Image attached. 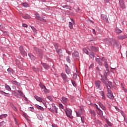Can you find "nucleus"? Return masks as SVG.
<instances>
[{
	"mask_svg": "<svg viewBox=\"0 0 127 127\" xmlns=\"http://www.w3.org/2000/svg\"><path fill=\"white\" fill-rule=\"evenodd\" d=\"M35 107L38 109V110H40L41 111H44V108L43 107L38 105V104H35Z\"/></svg>",
	"mask_w": 127,
	"mask_h": 127,
	"instance_id": "nucleus-20",
	"label": "nucleus"
},
{
	"mask_svg": "<svg viewBox=\"0 0 127 127\" xmlns=\"http://www.w3.org/2000/svg\"><path fill=\"white\" fill-rule=\"evenodd\" d=\"M19 49H20V51L21 52V51H22L23 50H24V49H23V47H22V46H20V47H19Z\"/></svg>",
	"mask_w": 127,
	"mask_h": 127,
	"instance_id": "nucleus-52",
	"label": "nucleus"
},
{
	"mask_svg": "<svg viewBox=\"0 0 127 127\" xmlns=\"http://www.w3.org/2000/svg\"><path fill=\"white\" fill-rule=\"evenodd\" d=\"M66 1L69 2H73V0H65Z\"/></svg>",
	"mask_w": 127,
	"mask_h": 127,
	"instance_id": "nucleus-61",
	"label": "nucleus"
},
{
	"mask_svg": "<svg viewBox=\"0 0 127 127\" xmlns=\"http://www.w3.org/2000/svg\"><path fill=\"white\" fill-rule=\"evenodd\" d=\"M7 72L8 73H12V69L9 68L7 69Z\"/></svg>",
	"mask_w": 127,
	"mask_h": 127,
	"instance_id": "nucleus-43",
	"label": "nucleus"
},
{
	"mask_svg": "<svg viewBox=\"0 0 127 127\" xmlns=\"http://www.w3.org/2000/svg\"><path fill=\"white\" fill-rule=\"evenodd\" d=\"M104 41L110 45H115V44L117 43V40H116V39L106 38L104 39Z\"/></svg>",
	"mask_w": 127,
	"mask_h": 127,
	"instance_id": "nucleus-2",
	"label": "nucleus"
},
{
	"mask_svg": "<svg viewBox=\"0 0 127 127\" xmlns=\"http://www.w3.org/2000/svg\"><path fill=\"white\" fill-rule=\"evenodd\" d=\"M95 61L97 62V63H98V64H99V65H100V66H102V65L103 64L102 62H101V60H100V59L99 58L96 59Z\"/></svg>",
	"mask_w": 127,
	"mask_h": 127,
	"instance_id": "nucleus-23",
	"label": "nucleus"
},
{
	"mask_svg": "<svg viewBox=\"0 0 127 127\" xmlns=\"http://www.w3.org/2000/svg\"><path fill=\"white\" fill-rule=\"evenodd\" d=\"M102 19H103V20H105V21H106V22H109V18L107 16V15L102 14L101 15Z\"/></svg>",
	"mask_w": 127,
	"mask_h": 127,
	"instance_id": "nucleus-9",
	"label": "nucleus"
},
{
	"mask_svg": "<svg viewBox=\"0 0 127 127\" xmlns=\"http://www.w3.org/2000/svg\"><path fill=\"white\" fill-rule=\"evenodd\" d=\"M32 69L33 70H34V71H38V69L35 68V67H34V66H32Z\"/></svg>",
	"mask_w": 127,
	"mask_h": 127,
	"instance_id": "nucleus-47",
	"label": "nucleus"
},
{
	"mask_svg": "<svg viewBox=\"0 0 127 127\" xmlns=\"http://www.w3.org/2000/svg\"><path fill=\"white\" fill-rule=\"evenodd\" d=\"M96 87L97 89H99L101 86V81L99 80L96 81L95 82Z\"/></svg>",
	"mask_w": 127,
	"mask_h": 127,
	"instance_id": "nucleus-16",
	"label": "nucleus"
},
{
	"mask_svg": "<svg viewBox=\"0 0 127 127\" xmlns=\"http://www.w3.org/2000/svg\"><path fill=\"white\" fill-rule=\"evenodd\" d=\"M4 124V122L2 121L0 123V126H2Z\"/></svg>",
	"mask_w": 127,
	"mask_h": 127,
	"instance_id": "nucleus-62",
	"label": "nucleus"
},
{
	"mask_svg": "<svg viewBox=\"0 0 127 127\" xmlns=\"http://www.w3.org/2000/svg\"><path fill=\"white\" fill-rule=\"evenodd\" d=\"M44 92L45 94H49V90L46 88V87L44 89Z\"/></svg>",
	"mask_w": 127,
	"mask_h": 127,
	"instance_id": "nucleus-38",
	"label": "nucleus"
},
{
	"mask_svg": "<svg viewBox=\"0 0 127 127\" xmlns=\"http://www.w3.org/2000/svg\"><path fill=\"white\" fill-rule=\"evenodd\" d=\"M72 57L74 59H79L80 58L79 53L77 51H74L73 53H72Z\"/></svg>",
	"mask_w": 127,
	"mask_h": 127,
	"instance_id": "nucleus-8",
	"label": "nucleus"
},
{
	"mask_svg": "<svg viewBox=\"0 0 127 127\" xmlns=\"http://www.w3.org/2000/svg\"><path fill=\"white\" fill-rule=\"evenodd\" d=\"M65 112L68 118H69L70 119H72L73 118V116H72V110H71V109H66Z\"/></svg>",
	"mask_w": 127,
	"mask_h": 127,
	"instance_id": "nucleus-5",
	"label": "nucleus"
},
{
	"mask_svg": "<svg viewBox=\"0 0 127 127\" xmlns=\"http://www.w3.org/2000/svg\"><path fill=\"white\" fill-rule=\"evenodd\" d=\"M0 94H2V95L3 94H6L7 95H4L5 96H7V97H9L10 95L8 93H5L4 91H0Z\"/></svg>",
	"mask_w": 127,
	"mask_h": 127,
	"instance_id": "nucleus-37",
	"label": "nucleus"
},
{
	"mask_svg": "<svg viewBox=\"0 0 127 127\" xmlns=\"http://www.w3.org/2000/svg\"><path fill=\"white\" fill-rule=\"evenodd\" d=\"M47 99L49 100L51 102H52L53 101V98L51 96H47Z\"/></svg>",
	"mask_w": 127,
	"mask_h": 127,
	"instance_id": "nucleus-39",
	"label": "nucleus"
},
{
	"mask_svg": "<svg viewBox=\"0 0 127 127\" xmlns=\"http://www.w3.org/2000/svg\"><path fill=\"white\" fill-rule=\"evenodd\" d=\"M76 117H80L81 116V113L76 112Z\"/></svg>",
	"mask_w": 127,
	"mask_h": 127,
	"instance_id": "nucleus-51",
	"label": "nucleus"
},
{
	"mask_svg": "<svg viewBox=\"0 0 127 127\" xmlns=\"http://www.w3.org/2000/svg\"><path fill=\"white\" fill-rule=\"evenodd\" d=\"M89 112L92 115V116H96V112H95V111L90 110H89Z\"/></svg>",
	"mask_w": 127,
	"mask_h": 127,
	"instance_id": "nucleus-31",
	"label": "nucleus"
},
{
	"mask_svg": "<svg viewBox=\"0 0 127 127\" xmlns=\"http://www.w3.org/2000/svg\"><path fill=\"white\" fill-rule=\"evenodd\" d=\"M66 60L68 63H70V58L69 57H66Z\"/></svg>",
	"mask_w": 127,
	"mask_h": 127,
	"instance_id": "nucleus-54",
	"label": "nucleus"
},
{
	"mask_svg": "<svg viewBox=\"0 0 127 127\" xmlns=\"http://www.w3.org/2000/svg\"><path fill=\"white\" fill-rule=\"evenodd\" d=\"M92 31H93V34H94L95 35H96V30L95 29H93Z\"/></svg>",
	"mask_w": 127,
	"mask_h": 127,
	"instance_id": "nucleus-56",
	"label": "nucleus"
},
{
	"mask_svg": "<svg viewBox=\"0 0 127 127\" xmlns=\"http://www.w3.org/2000/svg\"><path fill=\"white\" fill-rule=\"evenodd\" d=\"M61 101L63 104L66 105L68 102V99L65 97H63Z\"/></svg>",
	"mask_w": 127,
	"mask_h": 127,
	"instance_id": "nucleus-14",
	"label": "nucleus"
},
{
	"mask_svg": "<svg viewBox=\"0 0 127 127\" xmlns=\"http://www.w3.org/2000/svg\"><path fill=\"white\" fill-rule=\"evenodd\" d=\"M115 31L116 33H118L119 34L123 32V31L121 29H120L119 28H116L115 29Z\"/></svg>",
	"mask_w": 127,
	"mask_h": 127,
	"instance_id": "nucleus-25",
	"label": "nucleus"
},
{
	"mask_svg": "<svg viewBox=\"0 0 127 127\" xmlns=\"http://www.w3.org/2000/svg\"><path fill=\"white\" fill-rule=\"evenodd\" d=\"M89 56L92 60H94V58H95V54H94V52H91L89 54Z\"/></svg>",
	"mask_w": 127,
	"mask_h": 127,
	"instance_id": "nucleus-22",
	"label": "nucleus"
},
{
	"mask_svg": "<svg viewBox=\"0 0 127 127\" xmlns=\"http://www.w3.org/2000/svg\"><path fill=\"white\" fill-rule=\"evenodd\" d=\"M34 50L37 53V54H39L40 57L41 58L42 57V51L37 47H34Z\"/></svg>",
	"mask_w": 127,
	"mask_h": 127,
	"instance_id": "nucleus-7",
	"label": "nucleus"
},
{
	"mask_svg": "<svg viewBox=\"0 0 127 127\" xmlns=\"http://www.w3.org/2000/svg\"><path fill=\"white\" fill-rule=\"evenodd\" d=\"M39 85L40 87V88H41L42 89H45L46 88L45 85L42 84V83L41 82L39 83Z\"/></svg>",
	"mask_w": 127,
	"mask_h": 127,
	"instance_id": "nucleus-32",
	"label": "nucleus"
},
{
	"mask_svg": "<svg viewBox=\"0 0 127 127\" xmlns=\"http://www.w3.org/2000/svg\"><path fill=\"white\" fill-rule=\"evenodd\" d=\"M106 123L109 127H111L112 126V124L111 123V122H110V121L107 120Z\"/></svg>",
	"mask_w": 127,
	"mask_h": 127,
	"instance_id": "nucleus-44",
	"label": "nucleus"
},
{
	"mask_svg": "<svg viewBox=\"0 0 127 127\" xmlns=\"http://www.w3.org/2000/svg\"><path fill=\"white\" fill-rule=\"evenodd\" d=\"M83 52H84V53H85L86 54H87V55H89V51H88V50H87V49L84 48L83 49Z\"/></svg>",
	"mask_w": 127,
	"mask_h": 127,
	"instance_id": "nucleus-35",
	"label": "nucleus"
},
{
	"mask_svg": "<svg viewBox=\"0 0 127 127\" xmlns=\"http://www.w3.org/2000/svg\"><path fill=\"white\" fill-rule=\"evenodd\" d=\"M49 110L50 112H52V113H55V114H57L58 113L57 108H56L55 104L54 103L52 104V107L49 108Z\"/></svg>",
	"mask_w": 127,
	"mask_h": 127,
	"instance_id": "nucleus-4",
	"label": "nucleus"
},
{
	"mask_svg": "<svg viewBox=\"0 0 127 127\" xmlns=\"http://www.w3.org/2000/svg\"><path fill=\"white\" fill-rule=\"evenodd\" d=\"M20 52H21V54H22V55H23V56H27V53H26V52H25L24 50H23V51H21Z\"/></svg>",
	"mask_w": 127,
	"mask_h": 127,
	"instance_id": "nucleus-29",
	"label": "nucleus"
},
{
	"mask_svg": "<svg viewBox=\"0 0 127 127\" xmlns=\"http://www.w3.org/2000/svg\"><path fill=\"white\" fill-rule=\"evenodd\" d=\"M81 120L82 123H84V116L81 117Z\"/></svg>",
	"mask_w": 127,
	"mask_h": 127,
	"instance_id": "nucleus-57",
	"label": "nucleus"
},
{
	"mask_svg": "<svg viewBox=\"0 0 127 127\" xmlns=\"http://www.w3.org/2000/svg\"><path fill=\"white\" fill-rule=\"evenodd\" d=\"M7 117V114H3L0 115V120H2V119H5Z\"/></svg>",
	"mask_w": 127,
	"mask_h": 127,
	"instance_id": "nucleus-26",
	"label": "nucleus"
},
{
	"mask_svg": "<svg viewBox=\"0 0 127 127\" xmlns=\"http://www.w3.org/2000/svg\"><path fill=\"white\" fill-rule=\"evenodd\" d=\"M41 64L44 67V68H45V69H49V68L50 67L49 66V65L46 64L41 63Z\"/></svg>",
	"mask_w": 127,
	"mask_h": 127,
	"instance_id": "nucleus-24",
	"label": "nucleus"
},
{
	"mask_svg": "<svg viewBox=\"0 0 127 127\" xmlns=\"http://www.w3.org/2000/svg\"><path fill=\"white\" fill-rule=\"evenodd\" d=\"M5 88L6 90H7V91H11V88H10V87H9V86L6 85L5 86Z\"/></svg>",
	"mask_w": 127,
	"mask_h": 127,
	"instance_id": "nucleus-33",
	"label": "nucleus"
},
{
	"mask_svg": "<svg viewBox=\"0 0 127 127\" xmlns=\"http://www.w3.org/2000/svg\"><path fill=\"white\" fill-rule=\"evenodd\" d=\"M28 56L32 60H35V57H34V56L32 54H28Z\"/></svg>",
	"mask_w": 127,
	"mask_h": 127,
	"instance_id": "nucleus-27",
	"label": "nucleus"
},
{
	"mask_svg": "<svg viewBox=\"0 0 127 127\" xmlns=\"http://www.w3.org/2000/svg\"><path fill=\"white\" fill-rule=\"evenodd\" d=\"M63 7H64V8H68V6H67L66 5L63 6Z\"/></svg>",
	"mask_w": 127,
	"mask_h": 127,
	"instance_id": "nucleus-60",
	"label": "nucleus"
},
{
	"mask_svg": "<svg viewBox=\"0 0 127 127\" xmlns=\"http://www.w3.org/2000/svg\"><path fill=\"white\" fill-rule=\"evenodd\" d=\"M121 87H122L123 90L125 92V93H127V90L124 87V84L121 83Z\"/></svg>",
	"mask_w": 127,
	"mask_h": 127,
	"instance_id": "nucleus-36",
	"label": "nucleus"
},
{
	"mask_svg": "<svg viewBox=\"0 0 127 127\" xmlns=\"http://www.w3.org/2000/svg\"><path fill=\"white\" fill-rule=\"evenodd\" d=\"M102 61H103L104 62H106V60H105V58L103 57L101 59Z\"/></svg>",
	"mask_w": 127,
	"mask_h": 127,
	"instance_id": "nucleus-63",
	"label": "nucleus"
},
{
	"mask_svg": "<svg viewBox=\"0 0 127 127\" xmlns=\"http://www.w3.org/2000/svg\"><path fill=\"white\" fill-rule=\"evenodd\" d=\"M22 5L24 7H27L28 4L26 3H23L22 4Z\"/></svg>",
	"mask_w": 127,
	"mask_h": 127,
	"instance_id": "nucleus-45",
	"label": "nucleus"
},
{
	"mask_svg": "<svg viewBox=\"0 0 127 127\" xmlns=\"http://www.w3.org/2000/svg\"><path fill=\"white\" fill-rule=\"evenodd\" d=\"M119 4L122 9H125L126 8V4H125V1L124 0H120Z\"/></svg>",
	"mask_w": 127,
	"mask_h": 127,
	"instance_id": "nucleus-6",
	"label": "nucleus"
},
{
	"mask_svg": "<svg viewBox=\"0 0 127 127\" xmlns=\"http://www.w3.org/2000/svg\"><path fill=\"white\" fill-rule=\"evenodd\" d=\"M31 28L32 30H33L34 32H35L36 33L37 32V31H36V29H35V28L31 27Z\"/></svg>",
	"mask_w": 127,
	"mask_h": 127,
	"instance_id": "nucleus-48",
	"label": "nucleus"
},
{
	"mask_svg": "<svg viewBox=\"0 0 127 127\" xmlns=\"http://www.w3.org/2000/svg\"><path fill=\"white\" fill-rule=\"evenodd\" d=\"M12 109H13V110L14 111H15V112H17V108H16V107H15V106H14V105H12L11 106Z\"/></svg>",
	"mask_w": 127,
	"mask_h": 127,
	"instance_id": "nucleus-40",
	"label": "nucleus"
},
{
	"mask_svg": "<svg viewBox=\"0 0 127 127\" xmlns=\"http://www.w3.org/2000/svg\"><path fill=\"white\" fill-rule=\"evenodd\" d=\"M71 83H72L73 86H74V87H76V82H75V81L72 80Z\"/></svg>",
	"mask_w": 127,
	"mask_h": 127,
	"instance_id": "nucleus-50",
	"label": "nucleus"
},
{
	"mask_svg": "<svg viewBox=\"0 0 127 127\" xmlns=\"http://www.w3.org/2000/svg\"><path fill=\"white\" fill-rule=\"evenodd\" d=\"M60 108H61V109H63V105L61 104H59Z\"/></svg>",
	"mask_w": 127,
	"mask_h": 127,
	"instance_id": "nucleus-64",
	"label": "nucleus"
},
{
	"mask_svg": "<svg viewBox=\"0 0 127 127\" xmlns=\"http://www.w3.org/2000/svg\"><path fill=\"white\" fill-rule=\"evenodd\" d=\"M57 53H59V55H61L62 54V50L59 49V52H57Z\"/></svg>",
	"mask_w": 127,
	"mask_h": 127,
	"instance_id": "nucleus-46",
	"label": "nucleus"
},
{
	"mask_svg": "<svg viewBox=\"0 0 127 127\" xmlns=\"http://www.w3.org/2000/svg\"><path fill=\"white\" fill-rule=\"evenodd\" d=\"M12 94H13L14 96H15V97H16V98H19V95H18V93H17L16 92L13 91L12 92Z\"/></svg>",
	"mask_w": 127,
	"mask_h": 127,
	"instance_id": "nucleus-30",
	"label": "nucleus"
},
{
	"mask_svg": "<svg viewBox=\"0 0 127 127\" xmlns=\"http://www.w3.org/2000/svg\"><path fill=\"white\" fill-rule=\"evenodd\" d=\"M62 77L64 81H67V75L64 73H61Z\"/></svg>",
	"mask_w": 127,
	"mask_h": 127,
	"instance_id": "nucleus-18",
	"label": "nucleus"
},
{
	"mask_svg": "<svg viewBox=\"0 0 127 127\" xmlns=\"http://www.w3.org/2000/svg\"><path fill=\"white\" fill-rule=\"evenodd\" d=\"M118 37L119 39H125V38H126V37H125L124 36L122 35H119Z\"/></svg>",
	"mask_w": 127,
	"mask_h": 127,
	"instance_id": "nucleus-41",
	"label": "nucleus"
},
{
	"mask_svg": "<svg viewBox=\"0 0 127 127\" xmlns=\"http://www.w3.org/2000/svg\"><path fill=\"white\" fill-rule=\"evenodd\" d=\"M22 26L23 27H27V24H26L25 23H23V24H22Z\"/></svg>",
	"mask_w": 127,
	"mask_h": 127,
	"instance_id": "nucleus-55",
	"label": "nucleus"
},
{
	"mask_svg": "<svg viewBox=\"0 0 127 127\" xmlns=\"http://www.w3.org/2000/svg\"><path fill=\"white\" fill-rule=\"evenodd\" d=\"M102 82L103 83H105V84H106V86L109 87V86H108V84H107V81H106V80H105L104 79H102Z\"/></svg>",
	"mask_w": 127,
	"mask_h": 127,
	"instance_id": "nucleus-49",
	"label": "nucleus"
},
{
	"mask_svg": "<svg viewBox=\"0 0 127 127\" xmlns=\"http://www.w3.org/2000/svg\"><path fill=\"white\" fill-rule=\"evenodd\" d=\"M98 105L99 106L101 107V108L103 110V111H106V107H105V106H104V105L101 102H98Z\"/></svg>",
	"mask_w": 127,
	"mask_h": 127,
	"instance_id": "nucleus-15",
	"label": "nucleus"
},
{
	"mask_svg": "<svg viewBox=\"0 0 127 127\" xmlns=\"http://www.w3.org/2000/svg\"><path fill=\"white\" fill-rule=\"evenodd\" d=\"M34 98L36 100V101H37L38 102H40V103H42V101H44L42 98H41L38 96H35Z\"/></svg>",
	"mask_w": 127,
	"mask_h": 127,
	"instance_id": "nucleus-11",
	"label": "nucleus"
},
{
	"mask_svg": "<svg viewBox=\"0 0 127 127\" xmlns=\"http://www.w3.org/2000/svg\"><path fill=\"white\" fill-rule=\"evenodd\" d=\"M106 87L107 88V96L109 99H111V100H113L114 99V95H113V93H112V90L109 88V86L106 85Z\"/></svg>",
	"mask_w": 127,
	"mask_h": 127,
	"instance_id": "nucleus-3",
	"label": "nucleus"
},
{
	"mask_svg": "<svg viewBox=\"0 0 127 127\" xmlns=\"http://www.w3.org/2000/svg\"><path fill=\"white\" fill-rule=\"evenodd\" d=\"M100 94L102 96V99L106 100V96H105V93H104V91H101Z\"/></svg>",
	"mask_w": 127,
	"mask_h": 127,
	"instance_id": "nucleus-28",
	"label": "nucleus"
},
{
	"mask_svg": "<svg viewBox=\"0 0 127 127\" xmlns=\"http://www.w3.org/2000/svg\"><path fill=\"white\" fill-rule=\"evenodd\" d=\"M55 47L56 48L57 52H59V49L58 48V45H55Z\"/></svg>",
	"mask_w": 127,
	"mask_h": 127,
	"instance_id": "nucleus-42",
	"label": "nucleus"
},
{
	"mask_svg": "<svg viewBox=\"0 0 127 127\" xmlns=\"http://www.w3.org/2000/svg\"><path fill=\"white\" fill-rule=\"evenodd\" d=\"M95 109H96V112L98 114V115H102L103 114V111H102V110H101V109H100V108H99V107H98V105H95Z\"/></svg>",
	"mask_w": 127,
	"mask_h": 127,
	"instance_id": "nucleus-10",
	"label": "nucleus"
},
{
	"mask_svg": "<svg viewBox=\"0 0 127 127\" xmlns=\"http://www.w3.org/2000/svg\"><path fill=\"white\" fill-rule=\"evenodd\" d=\"M17 92L18 93H19L20 96H21V97L24 98V100H25V101H27V98L25 97V95H24V94H23V93H22V92H21V91L18 90Z\"/></svg>",
	"mask_w": 127,
	"mask_h": 127,
	"instance_id": "nucleus-12",
	"label": "nucleus"
},
{
	"mask_svg": "<svg viewBox=\"0 0 127 127\" xmlns=\"http://www.w3.org/2000/svg\"><path fill=\"white\" fill-rule=\"evenodd\" d=\"M68 26L70 29H73V24H72V22H68Z\"/></svg>",
	"mask_w": 127,
	"mask_h": 127,
	"instance_id": "nucleus-34",
	"label": "nucleus"
},
{
	"mask_svg": "<svg viewBox=\"0 0 127 127\" xmlns=\"http://www.w3.org/2000/svg\"><path fill=\"white\" fill-rule=\"evenodd\" d=\"M96 72H100V69L98 67H96Z\"/></svg>",
	"mask_w": 127,
	"mask_h": 127,
	"instance_id": "nucleus-58",
	"label": "nucleus"
},
{
	"mask_svg": "<svg viewBox=\"0 0 127 127\" xmlns=\"http://www.w3.org/2000/svg\"><path fill=\"white\" fill-rule=\"evenodd\" d=\"M108 85H109V89H110V88H111V86H112V82H110V81H108Z\"/></svg>",
	"mask_w": 127,
	"mask_h": 127,
	"instance_id": "nucleus-53",
	"label": "nucleus"
},
{
	"mask_svg": "<svg viewBox=\"0 0 127 127\" xmlns=\"http://www.w3.org/2000/svg\"><path fill=\"white\" fill-rule=\"evenodd\" d=\"M105 66L106 68H108V63L107 62H105Z\"/></svg>",
	"mask_w": 127,
	"mask_h": 127,
	"instance_id": "nucleus-59",
	"label": "nucleus"
},
{
	"mask_svg": "<svg viewBox=\"0 0 127 127\" xmlns=\"http://www.w3.org/2000/svg\"><path fill=\"white\" fill-rule=\"evenodd\" d=\"M65 73H66V74L69 75V74H70V69H69V67H68V65H67V64L65 65Z\"/></svg>",
	"mask_w": 127,
	"mask_h": 127,
	"instance_id": "nucleus-19",
	"label": "nucleus"
},
{
	"mask_svg": "<svg viewBox=\"0 0 127 127\" xmlns=\"http://www.w3.org/2000/svg\"><path fill=\"white\" fill-rule=\"evenodd\" d=\"M11 82L13 85H16V86H18V87H20V83L18 82L15 80H11Z\"/></svg>",
	"mask_w": 127,
	"mask_h": 127,
	"instance_id": "nucleus-17",
	"label": "nucleus"
},
{
	"mask_svg": "<svg viewBox=\"0 0 127 127\" xmlns=\"http://www.w3.org/2000/svg\"><path fill=\"white\" fill-rule=\"evenodd\" d=\"M23 18H24V19H30L31 17L28 14H26L24 16H23Z\"/></svg>",
	"mask_w": 127,
	"mask_h": 127,
	"instance_id": "nucleus-21",
	"label": "nucleus"
},
{
	"mask_svg": "<svg viewBox=\"0 0 127 127\" xmlns=\"http://www.w3.org/2000/svg\"><path fill=\"white\" fill-rule=\"evenodd\" d=\"M89 50H90V51L91 50L92 51H95V52H98V51H99V49L97 47H95L93 46L90 47V48L89 49Z\"/></svg>",
	"mask_w": 127,
	"mask_h": 127,
	"instance_id": "nucleus-13",
	"label": "nucleus"
},
{
	"mask_svg": "<svg viewBox=\"0 0 127 127\" xmlns=\"http://www.w3.org/2000/svg\"><path fill=\"white\" fill-rule=\"evenodd\" d=\"M35 15L36 16L35 18L37 19V20H39V21H41L42 22H47V21H46V16H44V14L42 15V17L39 16V14L37 12H36L35 14Z\"/></svg>",
	"mask_w": 127,
	"mask_h": 127,
	"instance_id": "nucleus-1",
	"label": "nucleus"
}]
</instances>
